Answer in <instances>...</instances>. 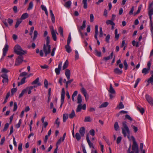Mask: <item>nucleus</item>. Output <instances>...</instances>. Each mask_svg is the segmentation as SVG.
Masks as SVG:
<instances>
[{"mask_svg":"<svg viewBox=\"0 0 153 153\" xmlns=\"http://www.w3.org/2000/svg\"><path fill=\"white\" fill-rule=\"evenodd\" d=\"M28 14L27 13H24L21 16L20 19H25L28 17Z\"/></svg>","mask_w":153,"mask_h":153,"instance_id":"35","label":"nucleus"},{"mask_svg":"<svg viewBox=\"0 0 153 153\" xmlns=\"http://www.w3.org/2000/svg\"><path fill=\"white\" fill-rule=\"evenodd\" d=\"M65 48L66 51L68 53H70L71 52V48L70 46H69V45L67 44V45L65 46Z\"/></svg>","mask_w":153,"mask_h":153,"instance_id":"26","label":"nucleus"},{"mask_svg":"<svg viewBox=\"0 0 153 153\" xmlns=\"http://www.w3.org/2000/svg\"><path fill=\"white\" fill-rule=\"evenodd\" d=\"M60 33V35L63 36V29L61 27H60L58 29Z\"/></svg>","mask_w":153,"mask_h":153,"instance_id":"40","label":"nucleus"},{"mask_svg":"<svg viewBox=\"0 0 153 153\" xmlns=\"http://www.w3.org/2000/svg\"><path fill=\"white\" fill-rule=\"evenodd\" d=\"M22 143H19V144L18 150L20 152H21L22 150Z\"/></svg>","mask_w":153,"mask_h":153,"instance_id":"63","label":"nucleus"},{"mask_svg":"<svg viewBox=\"0 0 153 153\" xmlns=\"http://www.w3.org/2000/svg\"><path fill=\"white\" fill-rule=\"evenodd\" d=\"M51 33L52 35V37L53 39V40L54 41H56V40L57 38L56 35V33L55 32L54 30L53 29H52L51 31Z\"/></svg>","mask_w":153,"mask_h":153,"instance_id":"19","label":"nucleus"},{"mask_svg":"<svg viewBox=\"0 0 153 153\" xmlns=\"http://www.w3.org/2000/svg\"><path fill=\"white\" fill-rule=\"evenodd\" d=\"M9 124L8 123H6L4 126V129H3V131H6L7 130V129L9 127Z\"/></svg>","mask_w":153,"mask_h":153,"instance_id":"48","label":"nucleus"},{"mask_svg":"<svg viewBox=\"0 0 153 153\" xmlns=\"http://www.w3.org/2000/svg\"><path fill=\"white\" fill-rule=\"evenodd\" d=\"M110 37V35L109 34H108L105 38V41L108 43H109V39Z\"/></svg>","mask_w":153,"mask_h":153,"instance_id":"52","label":"nucleus"},{"mask_svg":"<svg viewBox=\"0 0 153 153\" xmlns=\"http://www.w3.org/2000/svg\"><path fill=\"white\" fill-rule=\"evenodd\" d=\"M65 94V92L64 89L63 88L62 89L61 93V105L60 106V108H62V105L64 103Z\"/></svg>","mask_w":153,"mask_h":153,"instance_id":"6","label":"nucleus"},{"mask_svg":"<svg viewBox=\"0 0 153 153\" xmlns=\"http://www.w3.org/2000/svg\"><path fill=\"white\" fill-rule=\"evenodd\" d=\"M10 94L9 93H8L6 96L5 99L3 102V104H5L7 101V100L8 98L10 96Z\"/></svg>","mask_w":153,"mask_h":153,"instance_id":"53","label":"nucleus"},{"mask_svg":"<svg viewBox=\"0 0 153 153\" xmlns=\"http://www.w3.org/2000/svg\"><path fill=\"white\" fill-rule=\"evenodd\" d=\"M71 41V33H70L68 36V38L67 42V44L69 45Z\"/></svg>","mask_w":153,"mask_h":153,"instance_id":"43","label":"nucleus"},{"mask_svg":"<svg viewBox=\"0 0 153 153\" xmlns=\"http://www.w3.org/2000/svg\"><path fill=\"white\" fill-rule=\"evenodd\" d=\"M125 117L126 119L129 120L131 121H132L133 120L132 119L131 117L128 114H126L125 115Z\"/></svg>","mask_w":153,"mask_h":153,"instance_id":"59","label":"nucleus"},{"mask_svg":"<svg viewBox=\"0 0 153 153\" xmlns=\"http://www.w3.org/2000/svg\"><path fill=\"white\" fill-rule=\"evenodd\" d=\"M33 6V3L32 1H31L29 5L27 10H30L32 9Z\"/></svg>","mask_w":153,"mask_h":153,"instance_id":"44","label":"nucleus"},{"mask_svg":"<svg viewBox=\"0 0 153 153\" xmlns=\"http://www.w3.org/2000/svg\"><path fill=\"white\" fill-rule=\"evenodd\" d=\"M33 86H30L27 87V89H28V94H30L31 93V90L33 88H37V87L38 86V85H34Z\"/></svg>","mask_w":153,"mask_h":153,"instance_id":"14","label":"nucleus"},{"mask_svg":"<svg viewBox=\"0 0 153 153\" xmlns=\"http://www.w3.org/2000/svg\"><path fill=\"white\" fill-rule=\"evenodd\" d=\"M32 85H38V77L34 81L31 82Z\"/></svg>","mask_w":153,"mask_h":153,"instance_id":"42","label":"nucleus"},{"mask_svg":"<svg viewBox=\"0 0 153 153\" xmlns=\"http://www.w3.org/2000/svg\"><path fill=\"white\" fill-rule=\"evenodd\" d=\"M87 0H82V3L84 9H86L87 8Z\"/></svg>","mask_w":153,"mask_h":153,"instance_id":"37","label":"nucleus"},{"mask_svg":"<svg viewBox=\"0 0 153 153\" xmlns=\"http://www.w3.org/2000/svg\"><path fill=\"white\" fill-rule=\"evenodd\" d=\"M1 76L3 78L2 81L3 83H7L8 82V76L6 74H2Z\"/></svg>","mask_w":153,"mask_h":153,"instance_id":"10","label":"nucleus"},{"mask_svg":"<svg viewBox=\"0 0 153 153\" xmlns=\"http://www.w3.org/2000/svg\"><path fill=\"white\" fill-rule=\"evenodd\" d=\"M151 76L149 78V81H151L152 82H153V71H152L151 73Z\"/></svg>","mask_w":153,"mask_h":153,"instance_id":"54","label":"nucleus"},{"mask_svg":"<svg viewBox=\"0 0 153 153\" xmlns=\"http://www.w3.org/2000/svg\"><path fill=\"white\" fill-rule=\"evenodd\" d=\"M137 109L142 114H143L144 112V110L143 108L141 107L140 106L138 105L137 106Z\"/></svg>","mask_w":153,"mask_h":153,"instance_id":"23","label":"nucleus"},{"mask_svg":"<svg viewBox=\"0 0 153 153\" xmlns=\"http://www.w3.org/2000/svg\"><path fill=\"white\" fill-rule=\"evenodd\" d=\"M44 84H45V87L47 88L48 87V81L46 79H45L44 81Z\"/></svg>","mask_w":153,"mask_h":153,"instance_id":"64","label":"nucleus"},{"mask_svg":"<svg viewBox=\"0 0 153 153\" xmlns=\"http://www.w3.org/2000/svg\"><path fill=\"white\" fill-rule=\"evenodd\" d=\"M106 23L107 25H111L112 26L115 25V23L113 22L112 20H108L106 22Z\"/></svg>","mask_w":153,"mask_h":153,"instance_id":"34","label":"nucleus"},{"mask_svg":"<svg viewBox=\"0 0 153 153\" xmlns=\"http://www.w3.org/2000/svg\"><path fill=\"white\" fill-rule=\"evenodd\" d=\"M17 108V103L16 102H15L14 103V107L13 111H15Z\"/></svg>","mask_w":153,"mask_h":153,"instance_id":"62","label":"nucleus"},{"mask_svg":"<svg viewBox=\"0 0 153 153\" xmlns=\"http://www.w3.org/2000/svg\"><path fill=\"white\" fill-rule=\"evenodd\" d=\"M131 138L133 141L132 147V152H134L135 153H139L138 146L133 136H132Z\"/></svg>","mask_w":153,"mask_h":153,"instance_id":"3","label":"nucleus"},{"mask_svg":"<svg viewBox=\"0 0 153 153\" xmlns=\"http://www.w3.org/2000/svg\"><path fill=\"white\" fill-rule=\"evenodd\" d=\"M123 64L124 66V68L125 70H127L128 68V65L126 61L125 60H124L123 62Z\"/></svg>","mask_w":153,"mask_h":153,"instance_id":"45","label":"nucleus"},{"mask_svg":"<svg viewBox=\"0 0 153 153\" xmlns=\"http://www.w3.org/2000/svg\"><path fill=\"white\" fill-rule=\"evenodd\" d=\"M82 105L81 104H79L77 108L76 109V112H80L81 111V109H82Z\"/></svg>","mask_w":153,"mask_h":153,"instance_id":"41","label":"nucleus"},{"mask_svg":"<svg viewBox=\"0 0 153 153\" xmlns=\"http://www.w3.org/2000/svg\"><path fill=\"white\" fill-rule=\"evenodd\" d=\"M76 116L75 114L74 110H72V111L70 114L68 115L69 117L71 119L73 118Z\"/></svg>","mask_w":153,"mask_h":153,"instance_id":"21","label":"nucleus"},{"mask_svg":"<svg viewBox=\"0 0 153 153\" xmlns=\"http://www.w3.org/2000/svg\"><path fill=\"white\" fill-rule=\"evenodd\" d=\"M94 54L96 56L98 57H100L101 56V52L98 51L96 49L94 50Z\"/></svg>","mask_w":153,"mask_h":153,"instance_id":"27","label":"nucleus"},{"mask_svg":"<svg viewBox=\"0 0 153 153\" xmlns=\"http://www.w3.org/2000/svg\"><path fill=\"white\" fill-rule=\"evenodd\" d=\"M51 48L50 45H46L45 44L44 45L43 51L44 52L45 56H46L48 54L50 53Z\"/></svg>","mask_w":153,"mask_h":153,"instance_id":"5","label":"nucleus"},{"mask_svg":"<svg viewBox=\"0 0 153 153\" xmlns=\"http://www.w3.org/2000/svg\"><path fill=\"white\" fill-rule=\"evenodd\" d=\"M50 38L49 36H47L46 39V45H50L49 43L50 42Z\"/></svg>","mask_w":153,"mask_h":153,"instance_id":"46","label":"nucleus"},{"mask_svg":"<svg viewBox=\"0 0 153 153\" xmlns=\"http://www.w3.org/2000/svg\"><path fill=\"white\" fill-rule=\"evenodd\" d=\"M114 129L116 131H117L119 128V126L117 122H116L114 125Z\"/></svg>","mask_w":153,"mask_h":153,"instance_id":"47","label":"nucleus"},{"mask_svg":"<svg viewBox=\"0 0 153 153\" xmlns=\"http://www.w3.org/2000/svg\"><path fill=\"white\" fill-rule=\"evenodd\" d=\"M153 14V8H149V16L151 22L152 20V15Z\"/></svg>","mask_w":153,"mask_h":153,"instance_id":"15","label":"nucleus"},{"mask_svg":"<svg viewBox=\"0 0 153 153\" xmlns=\"http://www.w3.org/2000/svg\"><path fill=\"white\" fill-rule=\"evenodd\" d=\"M114 72L116 74L120 75L122 73L123 71L122 70H120L118 68H117L114 69Z\"/></svg>","mask_w":153,"mask_h":153,"instance_id":"20","label":"nucleus"},{"mask_svg":"<svg viewBox=\"0 0 153 153\" xmlns=\"http://www.w3.org/2000/svg\"><path fill=\"white\" fill-rule=\"evenodd\" d=\"M82 102V97L80 94H79L77 97V103L81 104Z\"/></svg>","mask_w":153,"mask_h":153,"instance_id":"32","label":"nucleus"},{"mask_svg":"<svg viewBox=\"0 0 153 153\" xmlns=\"http://www.w3.org/2000/svg\"><path fill=\"white\" fill-rule=\"evenodd\" d=\"M8 46L7 43H6L3 49V55L1 58V59H3L6 54L7 53L8 51Z\"/></svg>","mask_w":153,"mask_h":153,"instance_id":"8","label":"nucleus"},{"mask_svg":"<svg viewBox=\"0 0 153 153\" xmlns=\"http://www.w3.org/2000/svg\"><path fill=\"white\" fill-rule=\"evenodd\" d=\"M91 120L92 119L90 116H87L85 117L84 121V122H90Z\"/></svg>","mask_w":153,"mask_h":153,"instance_id":"36","label":"nucleus"},{"mask_svg":"<svg viewBox=\"0 0 153 153\" xmlns=\"http://www.w3.org/2000/svg\"><path fill=\"white\" fill-rule=\"evenodd\" d=\"M22 123V120L20 119L18 124L16 125V127L17 128H19L20 126Z\"/></svg>","mask_w":153,"mask_h":153,"instance_id":"58","label":"nucleus"},{"mask_svg":"<svg viewBox=\"0 0 153 153\" xmlns=\"http://www.w3.org/2000/svg\"><path fill=\"white\" fill-rule=\"evenodd\" d=\"M89 133L90 135L93 136L95 135V131L94 129H92L90 131Z\"/></svg>","mask_w":153,"mask_h":153,"instance_id":"50","label":"nucleus"},{"mask_svg":"<svg viewBox=\"0 0 153 153\" xmlns=\"http://www.w3.org/2000/svg\"><path fill=\"white\" fill-rule=\"evenodd\" d=\"M41 7L42 10L45 11L46 15L48 16V13L46 7L43 5H42Z\"/></svg>","mask_w":153,"mask_h":153,"instance_id":"30","label":"nucleus"},{"mask_svg":"<svg viewBox=\"0 0 153 153\" xmlns=\"http://www.w3.org/2000/svg\"><path fill=\"white\" fill-rule=\"evenodd\" d=\"M1 71L2 72L5 73H7L9 72V70L4 68H2Z\"/></svg>","mask_w":153,"mask_h":153,"instance_id":"61","label":"nucleus"},{"mask_svg":"<svg viewBox=\"0 0 153 153\" xmlns=\"http://www.w3.org/2000/svg\"><path fill=\"white\" fill-rule=\"evenodd\" d=\"M86 21L84 20L83 22L82 25L80 27L78 28V31L81 36H83V33L81 31V30H83L86 27Z\"/></svg>","mask_w":153,"mask_h":153,"instance_id":"9","label":"nucleus"},{"mask_svg":"<svg viewBox=\"0 0 153 153\" xmlns=\"http://www.w3.org/2000/svg\"><path fill=\"white\" fill-rule=\"evenodd\" d=\"M27 91L28 92V89H27V87L25 89H23L21 93L19 94V98H20L22 97L23 95Z\"/></svg>","mask_w":153,"mask_h":153,"instance_id":"18","label":"nucleus"},{"mask_svg":"<svg viewBox=\"0 0 153 153\" xmlns=\"http://www.w3.org/2000/svg\"><path fill=\"white\" fill-rule=\"evenodd\" d=\"M86 140L90 148H92L93 149H94V148L93 145V144L92 143H91V141H90L88 135H87L86 136Z\"/></svg>","mask_w":153,"mask_h":153,"instance_id":"13","label":"nucleus"},{"mask_svg":"<svg viewBox=\"0 0 153 153\" xmlns=\"http://www.w3.org/2000/svg\"><path fill=\"white\" fill-rule=\"evenodd\" d=\"M126 122L125 121L122 123L123 127L122 128V133L124 137L127 136L128 138H129L130 130L126 125Z\"/></svg>","mask_w":153,"mask_h":153,"instance_id":"1","label":"nucleus"},{"mask_svg":"<svg viewBox=\"0 0 153 153\" xmlns=\"http://www.w3.org/2000/svg\"><path fill=\"white\" fill-rule=\"evenodd\" d=\"M108 102H104L100 106V108H101L102 107H105L108 105Z\"/></svg>","mask_w":153,"mask_h":153,"instance_id":"39","label":"nucleus"},{"mask_svg":"<svg viewBox=\"0 0 153 153\" xmlns=\"http://www.w3.org/2000/svg\"><path fill=\"white\" fill-rule=\"evenodd\" d=\"M62 62H60L59 64L58 65V68H56L55 69V71L56 75H59L60 73V71H61L62 66Z\"/></svg>","mask_w":153,"mask_h":153,"instance_id":"12","label":"nucleus"},{"mask_svg":"<svg viewBox=\"0 0 153 153\" xmlns=\"http://www.w3.org/2000/svg\"><path fill=\"white\" fill-rule=\"evenodd\" d=\"M40 67L42 69H48L49 66L47 65H40Z\"/></svg>","mask_w":153,"mask_h":153,"instance_id":"55","label":"nucleus"},{"mask_svg":"<svg viewBox=\"0 0 153 153\" xmlns=\"http://www.w3.org/2000/svg\"><path fill=\"white\" fill-rule=\"evenodd\" d=\"M23 57L22 55H19L16 58L15 65L18 66L21 64L23 61Z\"/></svg>","mask_w":153,"mask_h":153,"instance_id":"7","label":"nucleus"},{"mask_svg":"<svg viewBox=\"0 0 153 153\" xmlns=\"http://www.w3.org/2000/svg\"><path fill=\"white\" fill-rule=\"evenodd\" d=\"M79 133L82 137H83L85 133V128L83 127H81L79 130Z\"/></svg>","mask_w":153,"mask_h":153,"instance_id":"16","label":"nucleus"},{"mask_svg":"<svg viewBox=\"0 0 153 153\" xmlns=\"http://www.w3.org/2000/svg\"><path fill=\"white\" fill-rule=\"evenodd\" d=\"M150 70L148 68H143L142 70V73L145 75L146 74L149 73V71Z\"/></svg>","mask_w":153,"mask_h":153,"instance_id":"25","label":"nucleus"},{"mask_svg":"<svg viewBox=\"0 0 153 153\" xmlns=\"http://www.w3.org/2000/svg\"><path fill=\"white\" fill-rule=\"evenodd\" d=\"M22 22V19H17L16 24L15 25V28H17Z\"/></svg>","mask_w":153,"mask_h":153,"instance_id":"33","label":"nucleus"},{"mask_svg":"<svg viewBox=\"0 0 153 153\" xmlns=\"http://www.w3.org/2000/svg\"><path fill=\"white\" fill-rule=\"evenodd\" d=\"M108 91L110 93V98L111 99L115 97L116 92L114 89L113 88L112 84L111 83L110 84V88Z\"/></svg>","mask_w":153,"mask_h":153,"instance_id":"4","label":"nucleus"},{"mask_svg":"<svg viewBox=\"0 0 153 153\" xmlns=\"http://www.w3.org/2000/svg\"><path fill=\"white\" fill-rule=\"evenodd\" d=\"M26 79V78L25 77H24L23 78H22L21 80V81L18 82V86H19L24 84L25 82Z\"/></svg>","mask_w":153,"mask_h":153,"instance_id":"28","label":"nucleus"},{"mask_svg":"<svg viewBox=\"0 0 153 153\" xmlns=\"http://www.w3.org/2000/svg\"><path fill=\"white\" fill-rule=\"evenodd\" d=\"M81 92L83 94L84 97H85V98H86V96L87 95V93L86 91V90L83 87H82L81 89Z\"/></svg>","mask_w":153,"mask_h":153,"instance_id":"24","label":"nucleus"},{"mask_svg":"<svg viewBox=\"0 0 153 153\" xmlns=\"http://www.w3.org/2000/svg\"><path fill=\"white\" fill-rule=\"evenodd\" d=\"M100 35L99 37H101L103 35V32L102 31V28L101 27H100Z\"/></svg>","mask_w":153,"mask_h":153,"instance_id":"60","label":"nucleus"},{"mask_svg":"<svg viewBox=\"0 0 153 153\" xmlns=\"http://www.w3.org/2000/svg\"><path fill=\"white\" fill-rule=\"evenodd\" d=\"M152 25L153 23L152 22V21L151 22L150 21V25L151 26L150 30L152 35L153 34V26Z\"/></svg>","mask_w":153,"mask_h":153,"instance_id":"51","label":"nucleus"},{"mask_svg":"<svg viewBox=\"0 0 153 153\" xmlns=\"http://www.w3.org/2000/svg\"><path fill=\"white\" fill-rule=\"evenodd\" d=\"M71 4V1H69L65 2V4L64 5V6L66 8H69L70 7Z\"/></svg>","mask_w":153,"mask_h":153,"instance_id":"22","label":"nucleus"},{"mask_svg":"<svg viewBox=\"0 0 153 153\" xmlns=\"http://www.w3.org/2000/svg\"><path fill=\"white\" fill-rule=\"evenodd\" d=\"M75 136L77 141H79L81 139V136L79 133H76Z\"/></svg>","mask_w":153,"mask_h":153,"instance_id":"29","label":"nucleus"},{"mask_svg":"<svg viewBox=\"0 0 153 153\" xmlns=\"http://www.w3.org/2000/svg\"><path fill=\"white\" fill-rule=\"evenodd\" d=\"M55 124L57 125V128H58L59 127V124H60V121H59V118H57L56 121H55Z\"/></svg>","mask_w":153,"mask_h":153,"instance_id":"57","label":"nucleus"},{"mask_svg":"<svg viewBox=\"0 0 153 153\" xmlns=\"http://www.w3.org/2000/svg\"><path fill=\"white\" fill-rule=\"evenodd\" d=\"M68 61L67 60H66L63 66L62 67L63 70H65L68 67Z\"/></svg>","mask_w":153,"mask_h":153,"instance_id":"38","label":"nucleus"},{"mask_svg":"<svg viewBox=\"0 0 153 153\" xmlns=\"http://www.w3.org/2000/svg\"><path fill=\"white\" fill-rule=\"evenodd\" d=\"M65 75L68 80H69L70 78L71 72L68 69H66L65 71Z\"/></svg>","mask_w":153,"mask_h":153,"instance_id":"17","label":"nucleus"},{"mask_svg":"<svg viewBox=\"0 0 153 153\" xmlns=\"http://www.w3.org/2000/svg\"><path fill=\"white\" fill-rule=\"evenodd\" d=\"M124 108V105L122 102H120L119 106L118 108L119 109H122Z\"/></svg>","mask_w":153,"mask_h":153,"instance_id":"56","label":"nucleus"},{"mask_svg":"<svg viewBox=\"0 0 153 153\" xmlns=\"http://www.w3.org/2000/svg\"><path fill=\"white\" fill-rule=\"evenodd\" d=\"M68 114H64L63 115V122H65L67 119L68 118Z\"/></svg>","mask_w":153,"mask_h":153,"instance_id":"31","label":"nucleus"},{"mask_svg":"<svg viewBox=\"0 0 153 153\" xmlns=\"http://www.w3.org/2000/svg\"><path fill=\"white\" fill-rule=\"evenodd\" d=\"M14 52L17 55H22L27 53L26 51H24L22 49L21 46L18 45H17L14 47Z\"/></svg>","mask_w":153,"mask_h":153,"instance_id":"2","label":"nucleus"},{"mask_svg":"<svg viewBox=\"0 0 153 153\" xmlns=\"http://www.w3.org/2000/svg\"><path fill=\"white\" fill-rule=\"evenodd\" d=\"M145 97L147 101L149 104L153 106V99L148 94L146 95Z\"/></svg>","mask_w":153,"mask_h":153,"instance_id":"11","label":"nucleus"},{"mask_svg":"<svg viewBox=\"0 0 153 153\" xmlns=\"http://www.w3.org/2000/svg\"><path fill=\"white\" fill-rule=\"evenodd\" d=\"M75 59L77 60L79 58V54L78 51L76 50L75 51Z\"/></svg>","mask_w":153,"mask_h":153,"instance_id":"49","label":"nucleus"}]
</instances>
